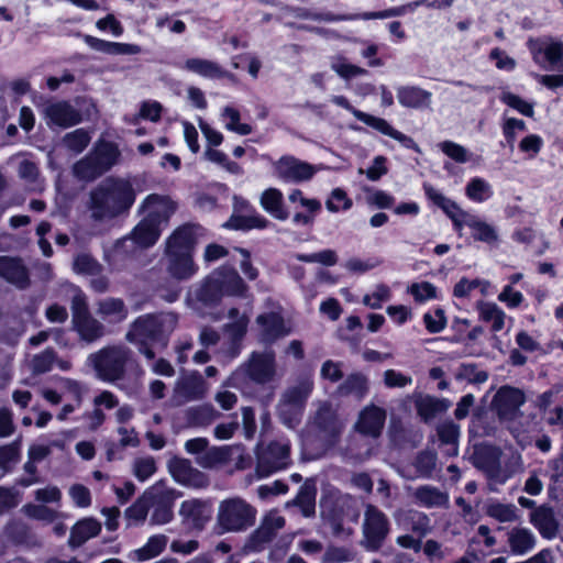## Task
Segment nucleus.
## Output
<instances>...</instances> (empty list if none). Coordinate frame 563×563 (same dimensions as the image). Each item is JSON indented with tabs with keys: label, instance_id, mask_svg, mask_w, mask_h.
I'll return each instance as SVG.
<instances>
[{
	"label": "nucleus",
	"instance_id": "nucleus-29",
	"mask_svg": "<svg viewBox=\"0 0 563 563\" xmlns=\"http://www.w3.org/2000/svg\"><path fill=\"white\" fill-rule=\"evenodd\" d=\"M181 69L208 79H219L228 75L218 63L199 57L186 59Z\"/></svg>",
	"mask_w": 563,
	"mask_h": 563
},
{
	"label": "nucleus",
	"instance_id": "nucleus-21",
	"mask_svg": "<svg viewBox=\"0 0 563 563\" xmlns=\"http://www.w3.org/2000/svg\"><path fill=\"white\" fill-rule=\"evenodd\" d=\"M386 420V412L384 409L371 405L365 407L358 416L355 429L367 437H379Z\"/></svg>",
	"mask_w": 563,
	"mask_h": 563
},
{
	"label": "nucleus",
	"instance_id": "nucleus-19",
	"mask_svg": "<svg viewBox=\"0 0 563 563\" xmlns=\"http://www.w3.org/2000/svg\"><path fill=\"white\" fill-rule=\"evenodd\" d=\"M179 516L185 525L201 530L211 519V505L201 499H188L181 503Z\"/></svg>",
	"mask_w": 563,
	"mask_h": 563
},
{
	"label": "nucleus",
	"instance_id": "nucleus-11",
	"mask_svg": "<svg viewBox=\"0 0 563 563\" xmlns=\"http://www.w3.org/2000/svg\"><path fill=\"white\" fill-rule=\"evenodd\" d=\"M363 545L367 551H377L389 532V522L384 512L368 505L362 526Z\"/></svg>",
	"mask_w": 563,
	"mask_h": 563
},
{
	"label": "nucleus",
	"instance_id": "nucleus-64",
	"mask_svg": "<svg viewBox=\"0 0 563 563\" xmlns=\"http://www.w3.org/2000/svg\"><path fill=\"white\" fill-rule=\"evenodd\" d=\"M501 129L508 145L510 146V148H512L518 134L525 132L527 125L522 120L516 118H505Z\"/></svg>",
	"mask_w": 563,
	"mask_h": 563
},
{
	"label": "nucleus",
	"instance_id": "nucleus-38",
	"mask_svg": "<svg viewBox=\"0 0 563 563\" xmlns=\"http://www.w3.org/2000/svg\"><path fill=\"white\" fill-rule=\"evenodd\" d=\"M219 416L213 406L208 404L194 406L185 411L187 423L190 427H207L218 419Z\"/></svg>",
	"mask_w": 563,
	"mask_h": 563
},
{
	"label": "nucleus",
	"instance_id": "nucleus-46",
	"mask_svg": "<svg viewBox=\"0 0 563 563\" xmlns=\"http://www.w3.org/2000/svg\"><path fill=\"white\" fill-rule=\"evenodd\" d=\"M74 176L80 180L91 181L102 175L104 172L95 159V157L89 153L86 157L78 161L73 166Z\"/></svg>",
	"mask_w": 563,
	"mask_h": 563
},
{
	"label": "nucleus",
	"instance_id": "nucleus-33",
	"mask_svg": "<svg viewBox=\"0 0 563 563\" xmlns=\"http://www.w3.org/2000/svg\"><path fill=\"white\" fill-rule=\"evenodd\" d=\"M101 531V525L93 518H85L79 520L70 531L68 543L71 548L84 544L89 539L96 537Z\"/></svg>",
	"mask_w": 563,
	"mask_h": 563
},
{
	"label": "nucleus",
	"instance_id": "nucleus-56",
	"mask_svg": "<svg viewBox=\"0 0 563 563\" xmlns=\"http://www.w3.org/2000/svg\"><path fill=\"white\" fill-rule=\"evenodd\" d=\"M497 459L495 457V461ZM498 467L495 466V483H505L509 477L516 474L521 466L520 456L511 454L507 461L505 459H498Z\"/></svg>",
	"mask_w": 563,
	"mask_h": 563
},
{
	"label": "nucleus",
	"instance_id": "nucleus-15",
	"mask_svg": "<svg viewBox=\"0 0 563 563\" xmlns=\"http://www.w3.org/2000/svg\"><path fill=\"white\" fill-rule=\"evenodd\" d=\"M40 113L48 128H70L81 122L80 112L67 101H46Z\"/></svg>",
	"mask_w": 563,
	"mask_h": 563
},
{
	"label": "nucleus",
	"instance_id": "nucleus-5",
	"mask_svg": "<svg viewBox=\"0 0 563 563\" xmlns=\"http://www.w3.org/2000/svg\"><path fill=\"white\" fill-rule=\"evenodd\" d=\"M277 375V364L273 351L252 352L223 383L224 387H242L246 382L257 385L272 383Z\"/></svg>",
	"mask_w": 563,
	"mask_h": 563
},
{
	"label": "nucleus",
	"instance_id": "nucleus-30",
	"mask_svg": "<svg viewBox=\"0 0 563 563\" xmlns=\"http://www.w3.org/2000/svg\"><path fill=\"white\" fill-rule=\"evenodd\" d=\"M97 313L108 323H120L128 318L129 311L122 299L108 297L98 301Z\"/></svg>",
	"mask_w": 563,
	"mask_h": 563
},
{
	"label": "nucleus",
	"instance_id": "nucleus-51",
	"mask_svg": "<svg viewBox=\"0 0 563 563\" xmlns=\"http://www.w3.org/2000/svg\"><path fill=\"white\" fill-rule=\"evenodd\" d=\"M91 141V134L85 129H76L66 133L62 140L64 146L74 154H80Z\"/></svg>",
	"mask_w": 563,
	"mask_h": 563
},
{
	"label": "nucleus",
	"instance_id": "nucleus-9",
	"mask_svg": "<svg viewBox=\"0 0 563 563\" xmlns=\"http://www.w3.org/2000/svg\"><path fill=\"white\" fill-rule=\"evenodd\" d=\"M271 161L273 177L285 184H301L311 180L314 175L324 169L322 164L312 165L294 155H283Z\"/></svg>",
	"mask_w": 563,
	"mask_h": 563
},
{
	"label": "nucleus",
	"instance_id": "nucleus-48",
	"mask_svg": "<svg viewBox=\"0 0 563 563\" xmlns=\"http://www.w3.org/2000/svg\"><path fill=\"white\" fill-rule=\"evenodd\" d=\"M372 128L380 132L382 134L398 141L404 147L413 150L415 152L418 153L420 152V147L413 141L412 137L393 128L385 119L377 117Z\"/></svg>",
	"mask_w": 563,
	"mask_h": 563
},
{
	"label": "nucleus",
	"instance_id": "nucleus-8",
	"mask_svg": "<svg viewBox=\"0 0 563 563\" xmlns=\"http://www.w3.org/2000/svg\"><path fill=\"white\" fill-rule=\"evenodd\" d=\"M256 510L244 499L234 497L220 503L217 521L222 532H239L253 526Z\"/></svg>",
	"mask_w": 563,
	"mask_h": 563
},
{
	"label": "nucleus",
	"instance_id": "nucleus-37",
	"mask_svg": "<svg viewBox=\"0 0 563 563\" xmlns=\"http://www.w3.org/2000/svg\"><path fill=\"white\" fill-rule=\"evenodd\" d=\"M74 327L80 338L87 342H92L104 334V325L90 313L73 321Z\"/></svg>",
	"mask_w": 563,
	"mask_h": 563
},
{
	"label": "nucleus",
	"instance_id": "nucleus-43",
	"mask_svg": "<svg viewBox=\"0 0 563 563\" xmlns=\"http://www.w3.org/2000/svg\"><path fill=\"white\" fill-rule=\"evenodd\" d=\"M330 68L345 81L352 78L367 75L368 71L365 68L356 66L347 60L343 55H334L330 58Z\"/></svg>",
	"mask_w": 563,
	"mask_h": 563
},
{
	"label": "nucleus",
	"instance_id": "nucleus-57",
	"mask_svg": "<svg viewBox=\"0 0 563 563\" xmlns=\"http://www.w3.org/2000/svg\"><path fill=\"white\" fill-rule=\"evenodd\" d=\"M391 299V289L385 284H377L372 292L366 294L362 302L371 309H380L383 303Z\"/></svg>",
	"mask_w": 563,
	"mask_h": 563
},
{
	"label": "nucleus",
	"instance_id": "nucleus-35",
	"mask_svg": "<svg viewBox=\"0 0 563 563\" xmlns=\"http://www.w3.org/2000/svg\"><path fill=\"white\" fill-rule=\"evenodd\" d=\"M313 390V379L311 375H305L298 382L288 387L282 395V400L305 407L307 399Z\"/></svg>",
	"mask_w": 563,
	"mask_h": 563
},
{
	"label": "nucleus",
	"instance_id": "nucleus-26",
	"mask_svg": "<svg viewBox=\"0 0 563 563\" xmlns=\"http://www.w3.org/2000/svg\"><path fill=\"white\" fill-rule=\"evenodd\" d=\"M84 42L93 51L108 55H136L141 47L136 44L110 42L92 35H85Z\"/></svg>",
	"mask_w": 563,
	"mask_h": 563
},
{
	"label": "nucleus",
	"instance_id": "nucleus-7",
	"mask_svg": "<svg viewBox=\"0 0 563 563\" xmlns=\"http://www.w3.org/2000/svg\"><path fill=\"white\" fill-rule=\"evenodd\" d=\"M97 377L107 383L124 378L134 365L132 351L123 344L107 345L89 356Z\"/></svg>",
	"mask_w": 563,
	"mask_h": 563
},
{
	"label": "nucleus",
	"instance_id": "nucleus-6",
	"mask_svg": "<svg viewBox=\"0 0 563 563\" xmlns=\"http://www.w3.org/2000/svg\"><path fill=\"white\" fill-rule=\"evenodd\" d=\"M427 197L440 207L452 220L454 230L461 235L466 227L475 240L488 242L493 239L492 228L477 216L464 211L456 202L446 198L431 185L423 186Z\"/></svg>",
	"mask_w": 563,
	"mask_h": 563
},
{
	"label": "nucleus",
	"instance_id": "nucleus-25",
	"mask_svg": "<svg viewBox=\"0 0 563 563\" xmlns=\"http://www.w3.org/2000/svg\"><path fill=\"white\" fill-rule=\"evenodd\" d=\"M0 277L18 288L29 285V273L19 258L0 256Z\"/></svg>",
	"mask_w": 563,
	"mask_h": 563
},
{
	"label": "nucleus",
	"instance_id": "nucleus-16",
	"mask_svg": "<svg viewBox=\"0 0 563 563\" xmlns=\"http://www.w3.org/2000/svg\"><path fill=\"white\" fill-rule=\"evenodd\" d=\"M208 393V385L200 373L194 371L181 374L175 383L172 400L180 406L202 399Z\"/></svg>",
	"mask_w": 563,
	"mask_h": 563
},
{
	"label": "nucleus",
	"instance_id": "nucleus-24",
	"mask_svg": "<svg viewBox=\"0 0 563 563\" xmlns=\"http://www.w3.org/2000/svg\"><path fill=\"white\" fill-rule=\"evenodd\" d=\"M530 522L544 539L552 540L558 534L559 522L554 510L549 506L542 505L534 508L530 514Z\"/></svg>",
	"mask_w": 563,
	"mask_h": 563
},
{
	"label": "nucleus",
	"instance_id": "nucleus-28",
	"mask_svg": "<svg viewBox=\"0 0 563 563\" xmlns=\"http://www.w3.org/2000/svg\"><path fill=\"white\" fill-rule=\"evenodd\" d=\"M431 92L417 86H400L397 88L398 102L405 108L421 109L431 103Z\"/></svg>",
	"mask_w": 563,
	"mask_h": 563
},
{
	"label": "nucleus",
	"instance_id": "nucleus-54",
	"mask_svg": "<svg viewBox=\"0 0 563 563\" xmlns=\"http://www.w3.org/2000/svg\"><path fill=\"white\" fill-rule=\"evenodd\" d=\"M150 509L145 492L129 507L124 516L129 526H139L143 523L147 517Z\"/></svg>",
	"mask_w": 563,
	"mask_h": 563
},
{
	"label": "nucleus",
	"instance_id": "nucleus-1",
	"mask_svg": "<svg viewBox=\"0 0 563 563\" xmlns=\"http://www.w3.org/2000/svg\"><path fill=\"white\" fill-rule=\"evenodd\" d=\"M201 228L184 224L173 231L165 241L163 265L167 274L178 282L189 280L197 275L198 264L194 255Z\"/></svg>",
	"mask_w": 563,
	"mask_h": 563
},
{
	"label": "nucleus",
	"instance_id": "nucleus-59",
	"mask_svg": "<svg viewBox=\"0 0 563 563\" xmlns=\"http://www.w3.org/2000/svg\"><path fill=\"white\" fill-rule=\"evenodd\" d=\"M352 206V199L342 188H334L325 201V208L332 213L347 211Z\"/></svg>",
	"mask_w": 563,
	"mask_h": 563
},
{
	"label": "nucleus",
	"instance_id": "nucleus-12",
	"mask_svg": "<svg viewBox=\"0 0 563 563\" xmlns=\"http://www.w3.org/2000/svg\"><path fill=\"white\" fill-rule=\"evenodd\" d=\"M289 442L285 439L271 442L257 452L256 471L261 477L285 468L289 463Z\"/></svg>",
	"mask_w": 563,
	"mask_h": 563
},
{
	"label": "nucleus",
	"instance_id": "nucleus-58",
	"mask_svg": "<svg viewBox=\"0 0 563 563\" xmlns=\"http://www.w3.org/2000/svg\"><path fill=\"white\" fill-rule=\"evenodd\" d=\"M439 148L449 158L459 164H465L472 161L473 154L453 141H443L438 144Z\"/></svg>",
	"mask_w": 563,
	"mask_h": 563
},
{
	"label": "nucleus",
	"instance_id": "nucleus-47",
	"mask_svg": "<svg viewBox=\"0 0 563 563\" xmlns=\"http://www.w3.org/2000/svg\"><path fill=\"white\" fill-rule=\"evenodd\" d=\"M167 537L165 534H154L148 538L147 542L140 549L133 552L137 561H147L159 555L167 544Z\"/></svg>",
	"mask_w": 563,
	"mask_h": 563
},
{
	"label": "nucleus",
	"instance_id": "nucleus-55",
	"mask_svg": "<svg viewBox=\"0 0 563 563\" xmlns=\"http://www.w3.org/2000/svg\"><path fill=\"white\" fill-rule=\"evenodd\" d=\"M416 408L419 416L428 421L445 409L442 401L431 396H421L416 400Z\"/></svg>",
	"mask_w": 563,
	"mask_h": 563
},
{
	"label": "nucleus",
	"instance_id": "nucleus-34",
	"mask_svg": "<svg viewBox=\"0 0 563 563\" xmlns=\"http://www.w3.org/2000/svg\"><path fill=\"white\" fill-rule=\"evenodd\" d=\"M437 435L440 444L444 446L448 456L459 454L460 427L453 421H443L437 426Z\"/></svg>",
	"mask_w": 563,
	"mask_h": 563
},
{
	"label": "nucleus",
	"instance_id": "nucleus-39",
	"mask_svg": "<svg viewBox=\"0 0 563 563\" xmlns=\"http://www.w3.org/2000/svg\"><path fill=\"white\" fill-rule=\"evenodd\" d=\"M508 543L516 554H525L536 545L534 534L527 528H515L508 532Z\"/></svg>",
	"mask_w": 563,
	"mask_h": 563
},
{
	"label": "nucleus",
	"instance_id": "nucleus-20",
	"mask_svg": "<svg viewBox=\"0 0 563 563\" xmlns=\"http://www.w3.org/2000/svg\"><path fill=\"white\" fill-rule=\"evenodd\" d=\"M169 472L174 479L185 486L200 488L207 485L203 473L195 468L186 459H174L168 464Z\"/></svg>",
	"mask_w": 563,
	"mask_h": 563
},
{
	"label": "nucleus",
	"instance_id": "nucleus-62",
	"mask_svg": "<svg viewBox=\"0 0 563 563\" xmlns=\"http://www.w3.org/2000/svg\"><path fill=\"white\" fill-rule=\"evenodd\" d=\"M501 101L514 110L518 111L522 115L533 117L534 114V106L532 102L523 100L517 95L511 92H503L500 96Z\"/></svg>",
	"mask_w": 563,
	"mask_h": 563
},
{
	"label": "nucleus",
	"instance_id": "nucleus-41",
	"mask_svg": "<svg viewBox=\"0 0 563 563\" xmlns=\"http://www.w3.org/2000/svg\"><path fill=\"white\" fill-rule=\"evenodd\" d=\"M368 391V380L361 373L349 375L345 380L338 387V393L342 396L352 395L358 400L364 398Z\"/></svg>",
	"mask_w": 563,
	"mask_h": 563
},
{
	"label": "nucleus",
	"instance_id": "nucleus-36",
	"mask_svg": "<svg viewBox=\"0 0 563 563\" xmlns=\"http://www.w3.org/2000/svg\"><path fill=\"white\" fill-rule=\"evenodd\" d=\"M162 230V228L142 219L129 239L140 247H150L157 242Z\"/></svg>",
	"mask_w": 563,
	"mask_h": 563
},
{
	"label": "nucleus",
	"instance_id": "nucleus-13",
	"mask_svg": "<svg viewBox=\"0 0 563 563\" xmlns=\"http://www.w3.org/2000/svg\"><path fill=\"white\" fill-rule=\"evenodd\" d=\"M177 210V203L165 195L151 194L140 205L144 220L164 229Z\"/></svg>",
	"mask_w": 563,
	"mask_h": 563
},
{
	"label": "nucleus",
	"instance_id": "nucleus-44",
	"mask_svg": "<svg viewBox=\"0 0 563 563\" xmlns=\"http://www.w3.org/2000/svg\"><path fill=\"white\" fill-rule=\"evenodd\" d=\"M230 454L231 449L229 446L207 448L206 452L196 457V463L203 468H213L227 463Z\"/></svg>",
	"mask_w": 563,
	"mask_h": 563
},
{
	"label": "nucleus",
	"instance_id": "nucleus-18",
	"mask_svg": "<svg viewBox=\"0 0 563 563\" xmlns=\"http://www.w3.org/2000/svg\"><path fill=\"white\" fill-rule=\"evenodd\" d=\"M257 340L272 344L289 333L283 317L277 312L261 313L256 318Z\"/></svg>",
	"mask_w": 563,
	"mask_h": 563
},
{
	"label": "nucleus",
	"instance_id": "nucleus-31",
	"mask_svg": "<svg viewBox=\"0 0 563 563\" xmlns=\"http://www.w3.org/2000/svg\"><path fill=\"white\" fill-rule=\"evenodd\" d=\"M531 52L536 63L545 67L548 63L550 66H555L563 59V43L548 42L542 44H532Z\"/></svg>",
	"mask_w": 563,
	"mask_h": 563
},
{
	"label": "nucleus",
	"instance_id": "nucleus-23",
	"mask_svg": "<svg viewBox=\"0 0 563 563\" xmlns=\"http://www.w3.org/2000/svg\"><path fill=\"white\" fill-rule=\"evenodd\" d=\"M396 523L417 533L420 538L427 536L431 531L430 518L418 510H397L394 515Z\"/></svg>",
	"mask_w": 563,
	"mask_h": 563
},
{
	"label": "nucleus",
	"instance_id": "nucleus-50",
	"mask_svg": "<svg viewBox=\"0 0 563 563\" xmlns=\"http://www.w3.org/2000/svg\"><path fill=\"white\" fill-rule=\"evenodd\" d=\"M131 471L139 482H146L157 471L156 460L151 455L137 456L132 462Z\"/></svg>",
	"mask_w": 563,
	"mask_h": 563
},
{
	"label": "nucleus",
	"instance_id": "nucleus-10",
	"mask_svg": "<svg viewBox=\"0 0 563 563\" xmlns=\"http://www.w3.org/2000/svg\"><path fill=\"white\" fill-rule=\"evenodd\" d=\"M178 497H180V494L169 488L163 481H158L146 488L145 498L147 499L148 509H152L151 523H168L174 517L173 507Z\"/></svg>",
	"mask_w": 563,
	"mask_h": 563
},
{
	"label": "nucleus",
	"instance_id": "nucleus-49",
	"mask_svg": "<svg viewBox=\"0 0 563 563\" xmlns=\"http://www.w3.org/2000/svg\"><path fill=\"white\" fill-rule=\"evenodd\" d=\"M269 221L258 213L250 216H232L224 224L225 228L234 230L264 229Z\"/></svg>",
	"mask_w": 563,
	"mask_h": 563
},
{
	"label": "nucleus",
	"instance_id": "nucleus-32",
	"mask_svg": "<svg viewBox=\"0 0 563 563\" xmlns=\"http://www.w3.org/2000/svg\"><path fill=\"white\" fill-rule=\"evenodd\" d=\"M412 497L417 505L424 508L445 507L449 503L448 494L431 485L417 487Z\"/></svg>",
	"mask_w": 563,
	"mask_h": 563
},
{
	"label": "nucleus",
	"instance_id": "nucleus-52",
	"mask_svg": "<svg viewBox=\"0 0 563 563\" xmlns=\"http://www.w3.org/2000/svg\"><path fill=\"white\" fill-rule=\"evenodd\" d=\"M302 411V407L295 404H289L282 399L277 406V412L280 421L289 429H294L299 424Z\"/></svg>",
	"mask_w": 563,
	"mask_h": 563
},
{
	"label": "nucleus",
	"instance_id": "nucleus-40",
	"mask_svg": "<svg viewBox=\"0 0 563 563\" xmlns=\"http://www.w3.org/2000/svg\"><path fill=\"white\" fill-rule=\"evenodd\" d=\"M103 172L110 169L118 161L120 152L111 142L98 141L90 152Z\"/></svg>",
	"mask_w": 563,
	"mask_h": 563
},
{
	"label": "nucleus",
	"instance_id": "nucleus-2",
	"mask_svg": "<svg viewBox=\"0 0 563 563\" xmlns=\"http://www.w3.org/2000/svg\"><path fill=\"white\" fill-rule=\"evenodd\" d=\"M136 194L132 184L122 178H107L90 194L91 216L96 220L115 218L133 206Z\"/></svg>",
	"mask_w": 563,
	"mask_h": 563
},
{
	"label": "nucleus",
	"instance_id": "nucleus-53",
	"mask_svg": "<svg viewBox=\"0 0 563 563\" xmlns=\"http://www.w3.org/2000/svg\"><path fill=\"white\" fill-rule=\"evenodd\" d=\"M21 511L29 518L45 521L51 523L57 520L62 515L57 510L46 506L37 504H26L21 508Z\"/></svg>",
	"mask_w": 563,
	"mask_h": 563
},
{
	"label": "nucleus",
	"instance_id": "nucleus-61",
	"mask_svg": "<svg viewBox=\"0 0 563 563\" xmlns=\"http://www.w3.org/2000/svg\"><path fill=\"white\" fill-rule=\"evenodd\" d=\"M466 196L474 202H483L490 196V185L482 178L475 177L470 180L466 188Z\"/></svg>",
	"mask_w": 563,
	"mask_h": 563
},
{
	"label": "nucleus",
	"instance_id": "nucleus-45",
	"mask_svg": "<svg viewBox=\"0 0 563 563\" xmlns=\"http://www.w3.org/2000/svg\"><path fill=\"white\" fill-rule=\"evenodd\" d=\"M220 117L223 126L230 132H234L239 135H249L253 131L250 124L240 122V111L234 107L225 106L221 110Z\"/></svg>",
	"mask_w": 563,
	"mask_h": 563
},
{
	"label": "nucleus",
	"instance_id": "nucleus-14",
	"mask_svg": "<svg viewBox=\"0 0 563 563\" xmlns=\"http://www.w3.org/2000/svg\"><path fill=\"white\" fill-rule=\"evenodd\" d=\"M525 404L526 394L518 387L503 386L495 394V411L501 421L512 422L520 418Z\"/></svg>",
	"mask_w": 563,
	"mask_h": 563
},
{
	"label": "nucleus",
	"instance_id": "nucleus-3",
	"mask_svg": "<svg viewBox=\"0 0 563 563\" xmlns=\"http://www.w3.org/2000/svg\"><path fill=\"white\" fill-rule=\"evenodd\" d=\"M177 325V317L172 312L144 314L130 325L125 339L137 346L139 352L146 358L153 360L155 353L152 345H167L168 336Z\"/></svg>",
	"mask_w": 563,
	"mask_h": 563
},
{
	"label": "nucleus",
	"instance_id": "nucleus-27",
	"mask_svg": "<svg viewBox=\"0 0 563 563\" xmlns=\"http://www.w3.org/2000/svg\"><path fill=\"white\" fill-rule=\"evenodd\" d=\"M261 207L274 219L284 221L288 219L289 212L284 203V195L278 188H267L260 197Z\"/></svg>",
	"mask_w": 563,
	"mask_h": 563
},
{
	"label": "nucleus",
	"instance_id": "nucleus-22",
	"mask_svg": "<svg viewBox=\"0 0 563 563\" xmlns=\"http://www.w3.org/2000/svg\"><path fill=\"white\" fill-rule=\"evenodd\" d=\"M313 423L324 433V438L332 444L343 429V423L336 418L331 405L328 402L320 404L316 413Z\"/></svg>",
	"mask_w": 563,
	"mask_h": 563
},
{
	"label": "nucleus",
	"instance_id": "nucleus-17",
	"mask_svg": "<svg viewBox=\"0 0 563 563\" xmlns=\"http://www.w3.org/2000/svg\"><path fill=\"white\" fill-rule=\"evenodd\" d=\"M228 318L229 321L223 327L224 334L229 341L224 353L230 360H233L241 353L242 341L247 332L250 318L236 308L229 310Z\"/></svg>",
	"mask_w": 563,
	"mask_h": 563
},
{
	"label": "nucleus",
	"instance_id": "nucleus-60",
	"mask_svg": "<svg viewBox=\"0 0 563 563\" xmlns=\"http://www.w3.org/2000/svg\"><path fill=\"white\" fill-rule=\"evenodd\" d=\"M416 302L423 303L438 297L437 287L430 282L413 283L407 288Z\"/></svg>",
	"mask_w": 563,
	"mask_h": 563
},
{
	"label": "nucleus",
	"instance_id": "nucleus-63",
	"mask_svg": "<svg viewBox=\"0 0 563 563\" xmlns=\"http://www.w3.org/2000/svg\"><path fill=\"white\" fill-rule=\"evenodd\" d=\"M423 323L429 333H439L446 327L445 312L441 308L428 311L423 314Z\"/></svg>",
	"mask_w": 563,
	"mask_h": 563
},
{
	"label": "nucleus",
	"instance_id": "nucleus-42",
	"mask_svg": "<svg viewBox=\"0 0 563 563\" xmlns=\"http://www.w3.org/2000/svg\"><path fill=\"white\" fill-rule=\"evenodd\" d=\"M285 526V519L276 510L269 511L263 519L260 528L256 530L254 538L262 541H269L274 534Z\"/></svg>",
	"mask_w": 563,
	"mask_h": 563
},
{
	"label": "nucleus",
	"instance_id": "nucleus-4",
	"mask_svg": "<svg viewBox=\"0 0 563 563\" xmlns=\"http://www.w3.org/2000/svg\"><path fill=\"white\" fill-rule=\"evenodd\" d=\"M247 286L235 268L220 266L207 275L195 291L198 301L216 305L224 297H243Z\"/></svg>",
	"mask_w": 563,
	"mask_h": 563
}]
</instances>
